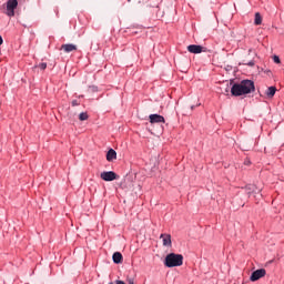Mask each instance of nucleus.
<instances>
[{"instance_id":"1","label":"nucleus","mask_w":284,"mask_h":284,"mask_svg":"<svg viewBox=\"0 0 284 284\" xmlns=\"http://www.w3.org/2000/svg\"><path fill=\"white\" fill-rule=\"evenodd\" d=\"M256 88L254 87V81L243 80L241 83H235L231 88V93L233 97H243V94H251Z\"/></svg>"},{"instance_id":"2","label":"nucleus","mask_w":284,"mask_h":284,"mask_svg":"<svg viewBox=\"0 0 284 284\" xmlns=\"http://www.w3.org/2000/svg\"><path fill=\"white\" fill-rule=\"evenodd\" d=\"M165 267H181L183 265V256L181 254L170 253L164 260Z\"/></svg>"},{"instance_id":"3","label":"nucleus","mask_w":284,"mask_h":284,"mask_svg":"<svg viewBox=\"0 0 284 284\" xmlns=\"http://www.w3.org/2000/svg\"><path fill=\"white\" fill-rule=\"evenodd\" d=\"M19 7L18 0H8L6 4H3L4 13L7 17H14V9Z\"/></svg>"},{"instance_id":"4","label":"nucleus","mask_w":284,"mask_h":284,"mask_svg":"<svg viewBox=\"0 0 284 284\" xmlns=\"http://www.w3.org/2000/svg\"><path fill=\"white\" fill-rule=\"evenodd\" d=\"M100 178L102 181H116L119 179V175H116L113 171H104L100 174Z\"/></svg>"},{"instance_id":"5","label":"nucleus","mask_w":284,"mask_h":284,"mask_svg":"<svg viewBox=\"0 0 284 284\" xmlns=\"http://www.w3.org/2000/svg\"><path fill=\"white\" fill-rule=\"evenodd\" d=\"M265 274H267L265 268L256 270L252 273L250 280L254 283V282L258 281L260 278H263V276H265Z\"/></svg>"},{"instance_id":"6","label":"nucleus","mask_w":284,"mask_h":284,"mask_svg":"<svg viewBox=\"0 0 284 284\" xmlns=\"http://www.w3.org/2000/svg\"><path fill=\"white\" fill-rule=\"evenodd\" d=\"M189 52H191V54H201V52H205V48L199 45V44H190L187 47Z\"/></svg>"},{"instance_id":"7","label":"nucleus","mask_w":284,"mask_h":284,"mask_svg":"<svg viewBox=\"0 0 284 284\" xmlns=\"http://www.w3.org/2000/svg\"><path fill=\"white\" fill-rule=\"evenodd\" d=\"M160 239H162V243H163L164 247H172V235L161 234Z\"/></svg>"},{"instance_id":"8","label":"nucleus","mask_w":284,"mask_h":284,"mask_svg":"<svg viewBox=\"0 0 284 284\" xmlns=\"http://www.w3.org/2000/svg\"><path fill=\"white\" fill-rule=\"evenodd\" d=\"M149 119L150 123H165V118H163V115L151 114Z\"/></svg>"},{"instance_id":"9","label":"nucleus","mask_w":284,"mask_h":284,"mask_svg":"<svg viewBox=\"0 0 284 284\" xmlns=\"http://www.w3.org/2000/svg\"><path fill=\"white\" fill-rule=\"evenodd\" d=\"M106 161H109V163H112V161H116V151H114V149H110L108 151Z\"/></svg>"},{"instance_id":"10","label":"nucleus","mask_w":284,"mask_h":284,"mask_svg":"<svg viewBox=\"0 0 284 284\" xmlns=\"http://www.w3.org/2000/svg\"><path fill=\"white\" fill-rule=\"evenodd\" d=\"M61 50H63L67 53L74 52V51H77V45L75 44H62Z\"/></svg>"},{"instance_id":"11","label":"nucleus","mask_w":284,"mask_h":284,"mask_svg":"<svg viewBox=\"0 0 284 284\" xmlns=\"http://www.w3.org/2000/svg\"><path fill=\"white\" fill-rule=\"evenodd\" d=\"M113 263L119 265V263H123V255L120 252L113 253Z\"/></svg>"},{"instance_id":"12","label":"nucleus","mask_w":284,"mask_h":284,"mask_svg":"<svg viewBox=\"0 0 284 284\" xmlns=\"http://www.w3.org/2000/svg\"><path fill=\"white\" fill-rule=\"evenodd\" d=\"M274 94H276V87H270L266 91V97H268V99H272Z\"/></svg>"},{"instance_id":"13","label":"nucleus","mask_w":284,"mask_h":284,"mask_svg":"<svg viewBox=\"0 0 284 284\" xmlns=\"http://www.w3.org/2000/svg\"><path fill=\"white\" fill-rule=\"evenodd\" d=\"M254 23H255V26H261L263 23V17H261V13H258V12L255 13Z\"/></svg>"},{"instance_id":"14","label":"nucleus","mask_w":284,"mask_h":284,"mask_svg":"<svg viewBox=\"0 0 284 284\" xmlns=\"http://www.w3.org/2000/svg\"><path fill=\"white\" fill-rule=\"evenodd\" d=\"M88 119H89V115H88L87 112H82V113L79 114V120L80 121H88Z\"/></svg>"},{"instance_id":"15","label":"nucleus","mask_w":284,"mask_h":284,"mask_svg":"<svg viewBox=\"0 0 284 284\" xmlns=\"http://www.w3.org/2000/svg\"><path fill=\"white\" fill-rule=\"evenodd\" d=\"M36 68H39L40 70H45V68H48V63L42 62V63L36 65Z\"/></svg>"},{"instance_id":"16","label":"nucleus","mask_w":284,"mask_h":284,"mask_svg":"<svg viewBox=\"0 0 284 284\" xmlns=\"http://www.w3.org/2000/svg\"><path fill=\"white\" fill-rule=\"evenodd\" d=\"M273 61H274V63L280 64L281 63V58H278V55H274Z\"/></svg>"},{"instance_id":"17","label":"nucleus","mask_w":284,"mask_h":284,"mask_svg":"<svg viewBox=\"0 0 284 284\" xmlns=\"http://www.w3.org/2000/svg\"><path fill=\"white\" fill-rule=\"evenodd\" d=\"M71 103H72L73 106L79 105V101L78 100H73Z\"/></svg>"},{"instance_id":"18","label":"nucleus","mask_w":284,"mask_h":284,"mask_svg":"<svg viewBox=\"0 0 284 284\" xmlns=\"http://www.w3.org/2000/svg\"><path fill=\"white\" fill-rule=\"evenodd\" d=\"M0 45H3V38L0 36Z\"/></svg>"},{"instance_id":"19","label":"nucleus","mask_w":284,"mask_h":284,"mask_svg":"<svg viewBox=\"0 0 284 284\" xmlns=\"http://www.w3.org/2000/svg\"><path fill=\"white\" fill-rule=\"evenodd\" d=\"M248 65L252 68V67H254V62H248Z\"/></svg>"},{"instance_id":"20","label":"nucleus","mask_w":284,"mask_h":284,"mask_svg":"<svg viewBox=\"0 0 284 284\" xmlns=\"http://www.w3.org/2000/svg\"><path fill=\"white\" fill-rule=\"evenodd\" d=\"M129 284H134V280H130V281H129Z\"/></svg>"},{"instance_id":"21","label":"nucleus","mask_w":284,"mask_h":284,"mask_svg":"<svg viewBox=\"0 0 284 284\" xmlns=\"http://www.w3.org/2000/svg\"><path fill=\"white\" fill-rule=\"evenodd\" d=\"M191 110H194V106H191Z\"/></svg>"}]
</instances>
